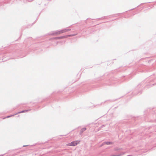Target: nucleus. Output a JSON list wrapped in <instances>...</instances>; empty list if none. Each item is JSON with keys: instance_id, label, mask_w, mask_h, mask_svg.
<instances>
[{"instance_id": "nucleus-1", "label": "nucleus", "mask_w": 156, "mask_h": 156, "mask_svg": "<svg viewBox=\"0 0 156 156\" xmlns=\"http://www.w3.org/2000/svg\"><path fill=\"white\" fill-rule=\"evenodd\" d=\"M70 30V29L67 28L65 29L61 30L60 31H56L54 33L52 34L55 35H58L60 34L69 31Z\"/></svg>"}, {"instance_id": "nucleus-2", "label": "nucleus", "mask_w": 156, "mask_h": 156, "mask_svg": "<svg viewBox=\"0 0 156 156\" xmlns=\"http://www.w3.org/2000/svg\"><path fill=\"white\" fill-rule=\"evenodd\" d=\"M75 35V34H73V35L70 34V35H68L67 36H63L56 37L55 38L57 39H62V38H66L68 37L73 36Z\"/></svg>"}, {"instance_id": "nucleus-3", "label": "nucleus", "mask_w": 156, "mask_h": 156, "mask_svg": "<svg viewBox=\"0 0 156 156\" xmlns=\"http://www.w3.org/2000/svg\"><path fill=\"white\" fill-rule=\"evenodd\" d=\"M79 143V141H74L72 142L70 144H68L69 145L75 146Z\"/></svg>"}, {"instance_id": "nucleus-4", "label": "nucleus", "mask_w": 156, "mask_h": 156, "mask_svg": "<svg viewBox=\"0 0 156 156\" xmlns=\"http://www.w3.org/2000/svg\"><path fill=\"white\" fill-rule=\"evenodd\" d=\"M27 112V111H23L21 112H18V113H20L24 112Z\"/></svg>"}, {"instance_id": "nucleus-5", "label": "nucleus", "mask_w": 156, "mask_h": 156, "mask_svg": "<svg viewBox=\"0 0 156 156\" xmlns=\"http://www.w3.org/2000/svg\"><path fill=\"white\" fill-rule=\"evenodd\" d=\"M106 144H111L112 143L111 142H106Z\"/></svg>"}, {"instance_id": "nucleus-6", "label": "nucleus", "mask_w": 156, "mask_h": 156, "mask_svg": "<svg viewBox=\"0 0 156 156\" xmlns=\"http://www.w3.org/2000/svg\"><path fill=\"white\" fill-rule=\"evenodd\" d=\"M12 116V115H11V116H7V118H8L10 117H11V116Z\"/></svg>"}, {"instance_id": "nucleus-7", "label": "nucleus", "mask_w": 156, "mask_h": 156, "mask_svg": "<svg viewBox=\"0 0 156 156\" xmlns=\"http://www.w3.org/2000/svg\"><path fill=\"white\" fill-rule=\"evenodd\" d=\"M82 129L84 131L86 129V128H83Z\"/></svg>"}]
</instances>
